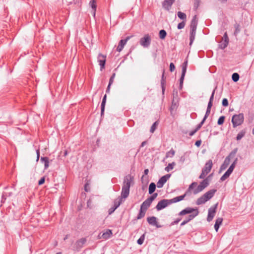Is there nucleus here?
Segmentation results:
<instances>
[{"label":"nucleus","mask_w":254,"mask_h":254,"mask_svg":"<svg viewBox=\"0 0 254 254\" xmlns=\"http://www.w3.org/2000/svg\"><path fill=\"white\" fill-rule=\"evenodd\" d=\"M134 178L131 175L128 174L124 177L122 187L130 189L131 184L133 183Z\"/></svg>","instance_id":"6"},{"label":"nucleus","mask_w":254,"mask_h":254,"mask_svg":"<svg viewBox=\"0 0 254 254\" xmlns=\"http://www.w3.org/2000/svg\"><path fill=\"white\" fill-rule=\"evenodd\" d=\"M202 126L199 124L197 125L195 129L197 131Z\"/></svg>","instance_id":"64"},{"label":"nucleus","mask_w":254,"mask_h":254,"mask_svg":"<svg viewBox=\"0 0 254 254\" xmlns=\"http://www.w3.org/2000/svg\"><path fill=\"white\" fill-rule=\"evenodd\" d=\"M217 207V203L215 204L214 206H211L209 209H208V216L207 218V220L208 222H210L213 219L215 213H216V209Z\"/></svg>","instance_id":"8"},{"label":"nucleus","mask_w":254,"mask_h":254,"mask_svg":"<svg viewBox=\"0 0 254 254\" xmlns=\"http://www.w3.org/2000/svg\"><path fill=\"white\" fill-rule=\"evenodd\" d=\"M166 31L164 29L161 30L159 32V36L161 39H164L166 37Z\"/></svg>","instance_id":"32"},{"label":"nucleus","mask_w":254,"mask_h":254,"mask_svg":"<svg viewBox=\"0 0 254 254\" xmlns=\"http://www.w3.org/2000/svg\"><path fill=\"white\" fill-rule=\"evenodd\" d=\"M213 166L212 160H209L205 164L204 167L202 170V172L199 176L200 179H204L205 176L210 172Z\"/></svg>","instance_id":"4"},{"label":"nucleus","mask_w":254,"mask_h":254,"mask_svg":"<svg viewBox=\"0 0 254 254\" xmlns=\"http://www.w3.org/2000/svg\"><path fill=\"white\" fill-rule=\"evenodd\" d=\"M204 189H203V188L200 185H199L195 189L193 190L192 192L194 194H196L201 192Z\"/></svg>","instance_id":"34"},{"label":"nucleus","mask_w":254,"mask_h":254,"mask_svg":"<svg viewBox=\"0 0 254 254\" xmlns=\"http://www.w3.org/2000/svg\"><path fill=\"white\" fill-rule=\"evenodd\" d=\"M197 186V183L196 182H193L189 186V188L185 192L184 194L175 197L171 199H164L160 200V201L158 202L157 205L156 206V209L158 211H159L165 208L170 204H171L174 203H176L183 200L187 195H189L191 194V190H192L194 189V188L196 187Z\"/></svg>","instance_id":"1"},{"label":"nucleus","mask_w":254,"mask_h":254,"mask_svg":"<svg viewBox=\"0 0 254 254\" xmlns=\"http://www.w3.org/2000/svg\"><path fill=\"white\" fill-rule=\"evenodd\" d=\"M36 154H37V159L36 161H38L39 158H40V151L39 149H37L36 150Z\"/></svg>","instance_id":"59"},{"label":"nucleus","mask_w":254,"mask_h":254,"mask_svg":"<svg viewBox=\"0 0 254 254\" xmlns=\"http://www.w3.org/2000/svg\"><path fill=\"white\" fill-rule=\"evenodd\" d=\"M145 240V234H143L141 237L138 239L137 243L138 245H142Z\"/></svg>","instance_id":"41"},{"label":"nucleus","mask_w":254,"mask_h":254,"mask_svg":"<svg viewBox=\"0 0 254 254\" xmlns=\"http://www.w3.org/2000/svg\"><path fill=\"white\" fill-rule=\"evenodd\" d=\"M223 219L222 218H218L215 221L214 224V228L216 232H218L220 226L222 224Z\"/></svg>","instance_id":"21"},{"label":"nucleus","mask_w":254,"mask_h":254,"mask_svg":"<svg viewBox=\"0 0 254 254\" xmlns=\"http://www.w3.org/2000/svg\"><path fill=\"white\" fill-rule=\"evenodd\" d=\"M89 5L92 9L93 11V15L95 16L96 14V10L97 7L96 2L95 0H90L89 2Z\"/></svg>","instance_id":"22"},{"label":"nucleus","mask_w":254,"mask_h":254,"mask_svg":"<svg viewBox=\"0 0 254 254\" xmlns=\"http://www.w3.org/2000/svg\"><path fill=\"white\" fill-rule=\"evenodd\" d=\"M210 111H211V109L207 108L205 114L203 118H205L206 119H207L210 113Z\"/></svg>","instance_id":"53"},{"label":"nucleus","mask_w":254,"mask_h":254,"mask_svg":"<svg viewBox=\"0 0 254 254\" xmlns=\"http://www.w3.org/2000/svg\"><path fill=\"white\" fill-rule=\"evenodd\" d=\"M177 15L179 18L183 20V21H186L187 15L185 13L181 11H178L177 13Z\"/></svg>","instance_id":"29"},{"label":"nucleus","mask_w":254,"mask_h":254,"mask_svg":"<svg viewBox=\"0 0 254 254\" xmlns=\"http://www.w3.org/2000/svg\"><path fill=\"white\" fill-rule=\"evenodd\" d=\"M212 104H213V102H210L209 101L207 108L211 109L212 106Z\"/></svg>","instance_id":"62"},{"label":"nucleus","mask_w":254,"mask_h":254,"mask_svg":"<svg viewBox=\"0 0 254 254\" xmlns=\"http://www.w3.org/2000/svg\"><path fill=\"white\" fill-rule=\"evenodd\" d=\"M122 198H120L119 200L117 199L114 201V207L116 209H117L122 203Z\"/></svg>","instance_id":"37"},{"label":"nucleus","mask_w":254,"mask_h":254,"mask_svg":"<svg viewBox=\"0 0 254 254\" xmlns=\"http://www.w3.org/2000/svg\"><path fill=\"white\" fill-rule=\"evenodd\" d=\"M131 37V36H127L125 39H122L120 40L117 48V51L119 52L122 51L127 42L130 39Z\"/></svg>","instance_id":"11"},{"label":"nucleus","mask_w":254,"mask_h":254,"mask_svg":"<svg viewBox=\"0 0 254 254\" xmlns=\"http://www.w3.org/2000/svg\"><path fill=\"white\" fill-rule=\"evenodd\" d=\"M198 20L196 15H194L190 22V29H196L197 26Z\"/></svg>","instance_id":"17"},{"label":"nucleus","mask_w":254,"mask_h":254,"mask_svg":"<svg viewBox=\"0 0 254 254\" xmlns=\"http://www.w3.org/2000/svg\"><path fill=\"white\" fill-rule=\"evenodd\" d=\"M201 143V140H197L195 142V145L197 146V147H199L200 146V144Z\"/></svg>","instance_id":"61"},{"label":"nucleus","mask_w":254,"mask_h":254,"mask_svg":"<svg viewBox=\"0 0 254 254\" xmlns=\"http://www.w3.org/2000/svg\"><path fill=\"white\" fill-rule=\"evenodd\" d=\"M157 193H153L151 196H150L148 198L152 202L157 197Z\"/></svg>","instance_id":"51"},{"label":"nucleus","mask_w":254,"mask_h":254,"mask_svg":"<svg viewBox=\"0 0 254 254\" xmlns=\"http://www.w3.org/2000/svg\"><path fill=\"white\" fill-rule=\"evenodd\" d=\"M196 131H197V130L195 129H194L193 130H191L189 133L190 136H191L193 135L196 133Z\"/></svg>","instance_id":"60"},{"label":"nucleus","mask_w":254,"mask_h":254,"mask_svg":"<svg viewBox=\"0 0 254 254\" xmlns=\"http://www.w3.org/2000/svg\"><path fill=\"white\" fill-rule=\"evenodd\" d=\"M196 29H190V45L191 46L193 43L195 37Z\"/></svg>","instance_id":"18"},{"label":"nucleus","mask_w":254,"mask_h":254,"mask_svg":"<svg viewBox=\"0 0 254 254\" xmlns=\"http://www.w3.org/2000/svg\"><path fill=\"white\" fill-rule=\"evenodd\" d=\"M186 25V21H183L178 24L177 28L178 29H182L184 28Z\"/></svg>","instance_id":"46"},{"label":"nucleus","mask_w":254,"mask_h":254,"mask_svg":"<svg viewBox=\"0 0 254 254\" xmlns=\"http://www.w3.org/2000/svg\"><path fill=\"white\" fill-rule=\"evenodd\" d=\"M199 185L203 188V189H205L209 185V180L208 178L204 179L202 182H201Z\"/></svg>","instance_id":"26"},{"label":"nucleus","mask_w":254,"mask_h":254,"mask_svg":"<svg viewBox=\"0 0 254 254\" xmlns=\"http://www.w3.org/2000/svg\"><path fill=\"white\" fill-rule=\"evenodd\" d=\"M187 65H188V61L186 60L183 64L182 72L185 73H186Z\"/></svg>","instance_id":"42"},{"label":"nucleus","mask_w":254,"mask_h":254,"mask_svg":"<svg viewBox=\"0 0 254 254\" xmlns=\"http://www.w3.org/2000/svg\"><path fill=\"white\" fill-rule=\"evenodd\" d=\"M147 221L150 225L154 226L156 228H160L161 227L158 224L157 218L155 216L148 217L147 219Z\"/></svg>","instance_id":"14"},{"label":"nucleus","mask_w":254,"mask_h":254,"mask_svg":"<svg viewBox=\"0 0 254 254\" xmlns=\"http://www.w3.org/2000/svg\"><path fill=\"white\" fill-rule=\"evenodd\" d=\"M171 177V174H167L165 176H162L157 183V187L158 188H161L163 187L164 185L166 183L167 181Z\"/></svg>","instance_id":"9"},{"label":"nucleus","mask_w":254,"mask_h":254,"mask_svg":"<svg viewBox=\"0 0 254 254\" xmlns=\"http://www.w3.org/2000/svg\"><path fill=\"white\" fill-rule=\"evenodd\" d=\"M115 75H116V74L115 73H114L111 76L110 80H109V86H111L112 84V83H113L114 80V78L115 77Z\"/></svg>","instance_id":"47"},{"label":"nucleus","mask_w":254,"mask_h":254,"mask_svg":"<svg viewBox=\"0 0 254 254\" xmlns=\"http://www.w3.org/2000/svg\"><path fill=\"white\" fill-rule=\"evenodd\" d=\"M240 78L239 74L238 73H234L232 75V79L234 82H237Z\"/></svg>","instance_id":"39"},{"label":"nucleus","mask_w":254,"mask_h":254,"mask_svg":"<svg viewBox=\"0 0 254 254\" xmlns=\"http://www.w3.org/2000/svg\"><path fill=\"white\" fill-rule=\"evenodd\" d=\"M40 160L44 163L45 169H47L49 166V158L47 157H42Z\"/></svg>","instance_id":"23"},{"label":"nucleus","mask_w":254,"mask_h":254,"mask_svg":"<svg viewBox=\"0 0 254 254\" xmlns=\"http://www.w3.org/2000/svg\"><path fill=\"white\" fill-rule=\"evenodd\" d=\"M181 220H182L181 218H179L176 219L175 220H174L173 222H172L171 223V225L172 226V225L177 224Z\"/></svg>","instance_id":"49"},{"label":"nucleus","mask_w":254,"mask_h":254,"mask_svg":"<svg viewBox=\"0 0 254 254\" xmlns=\"http://www.w3.org/2000/svg\"><path fill=\"white\" fill-rule=\"evenodd\" d=\"M112 235V232L110 229H107L103 233H100L98 235L99 239H103L104 240H107L109 239Z\"/></svg>","instance_id":"13"},{"label":"nucleus","mask_w":254,"mask_h":254,"mask_svg":"<svg viewBox=\"0 0 254 254\" xmlns=\"http://www.w3.org/2000/svg\"><path fill=\"white\" fill-rule=\"evenodd\" d=\"M199 3H200V2L197 1H194V4H193V8L194 10H196L198 8V7L199 5Z\"/></svg>","instance_id":"50"},{"label":"nucleus","mask_w":254,"mask_h":254,"mask_svg":"<svg viewBox=\"0 0 254 254\" xmlns=\"http://www.w3.org/2000/svg\"><path fill=\"white\" fill-rule=\"evenodd\" d=\"M152 202L148 198L141 204L140 206L141 209H144V210H147Z\"/></svg>","instance_id":"16"},{"label":"nucleus","mask_w":254,"mask_h":254,"mask_svg":"<svg viewBox=\"0 0 254 254\" xmlns=\"http://www.w3.org/2000/svg\"><path fill=\"white\" fill-rule=\"evenodd\" d=\"M228 43V41L222 40L219 44V48L223 50L227 47Z\"/></svg>","instance_id":"25"},{"label":"nucleus","mask_w":254,"mask_h":254,"mask_svg":"<svg viewBox=\"0 0 254 254\" xmlns=\"http://www.w3.org/2000/svg\"><path fill=\"white\" fill-rule=\"evenodd\" d=\"M158 124V122H155L151 126L150 129V131L151 133H153L154 132L155 130L156 129V128L157 127V126Z\"/></svg>","instance_id":"43"},{"label":"nucleus","mask_w":254,"mask_h":254,"mask_svg":"<svg viewBox=\"0 0 254 254\" xmlns=\"http://www.w3.org/2000/svg\"><path fill=\"white\" fill-rule=\"evenodd\" d=\"M175 69V65L173 63H170V70L171 72H173Z\"/></svg>","instance_id":"54"},{"label":"nucleus","mask_w":254,"mask_h":254,"mask_svg":"<svg viewBox=\"0 0 254 254\" xmlns=\"http://www.w3.org/2000/svg\"><path fill=\"white\" fill-rule=\"evenodd\" d=\"M146 211V210H144V209H141L140 207L139 212L137 216V219H140L143 218L145 216Z\"/></svg>","instance_id":"30"},{"label":"nucleus","mask_w":254,"mask_h":254,"mask_svg":"<svg viewBox=\"0 0 254 254\" xmlns=\"http://www.w3.org/2000/svg\"><path fill=\"white\" fill-rule=\"evenodd\" d=\"M222 104L224 107L228 106V101L226 98H224L222 102Z\"/></svg>","instance_id":"48"},{"label":"nucleus","mask_w":254,"mask_h":254,"mask_svg":"<svg viewBox=\"0 0 254 254\" xmlns=\"http://www.w3.org/2000/svg\"><path fill=\"white\" fill-rule=\"evenodd\" d=\"M107 95L105 94L103 97L101 105V116H102L104 115L105 111V107L106 102Z\"/></svg>","instance_id":"20"},{"label":"nucleus","mask_w":254,"mask_h":254,"mask_svg":"<svg viewBox=\"0 0 254 254\" xmlns=\"http://www.w3.org/2000/svg\"><path fill=\"white\" fill-rule=\"evenodd\" d=\"M165 83V76H164V70H163V73L162 75V77H161V81L163 93H164V92L165 91V87L164 86Z\"/></svg>","instance_id":"36"},{"label":"nucleus","mask_w":254,"mask_h":254,"mask_svg":"<svg viewBox=\"0 0 254 254\" xmlns=\"http://www.w3.org/2000/svg\"><path fill=\"white\" fill-rule=\"evenodd\" d=\"M216 88H215L213 91H212V94L211 95V96L210 97V99H209V101L210 102H213V99H214V94H215V89H216Z\"/></svg>","instance_id":"52"},{"label":"nucleus","mask_w":254,"mask_h":254,"mask_svg":"<svg viewBox=\"0 0 254 254\" xmlns=\"http://www.w3.org/2000/svg\"><path fill=\"white\" fill-rule=\"evenodd\" d=\"M237 159L236 158L226 171L228 173V174H229L230 175L231 174L235 167V165L237 163Z\"/></svg>","instance_id":"24"},{"label":"nucleus","mask_w":254,"mask_h":254,"mask_svg":"<svg viewBox=\"0 0 254 254\" xmlns=\"http://www.w3.org/2000/svg\"><path fill=\"white\" fill-rule=\"evenodd\" d=\"M12 194V192L9 191V192H6L4 191L3 192L2 195V201L4 200H5L7 197L10 196Z\"/></svg>","instance_id":"35"},{"label":"nucleus","mask_w":254,"mask_h":254,"mask_svg":"<svg viewBox=\"0 0 254 254\" xmlns=\"http://www.w3.org/2000/svg\"><path fill=\"white\" fill-rule=\"evenodd\" d=\"M225 116H221L219 119H218V120L217 121V124L218 125H222L224 122V121H225Z\"/></svg>","instance_id":"45"},{"label":"nucleus","mask_w":254,"mask_h":254,"mask_svg":"<svg viewBox=\"0 0 254 254\" xmlns=\"http://www.w3.org/2000/svg\"><path fill=\"white\" fill-rule=\"evenodd\" d=\"M222 40H226L229 42V38L226 32L224 33Z\"/></svg>","instance_id":"57"},{"label":"nucleus","mask_w":254,"mask_h":254,"mask_svg":"<svg viewBox=\"0 0 254 254\" xmlns=\"http://www.w3.org/2000/svg\"><path fill=\"white\" fill-rule=\"evenodd\" d=\"M106 56L101 54H99L98 56V62L100 66L101 70L105 68V64L106 63Z\"/></svg>","instance_id":"10"},{"label":"nucleus","mask_w":254,"mask_h":254,"mask_svg":"<svg viewBox=\"0 0 254 254\" xmlns=\"http://www.w3.org/2000/svg\"><path fill=\"white\" fill-rule=\"evenodd\" d=\"M130 189L125 188V187H122V192H121V198H126L128 197Z\"/></svg>","instance_id":"19"},{"label":"nucleus","mask_w":254,"mask_h":254,"mask_svg":"<svg viewBox=\"0 0 254 254\" xmlns=\"http://www.w3.org/2000/svg\"><path fill=\"white\" fill-rule=\"evenodd\" d=\"M45 181V178L44 177L41 178V179L38 182V185H43Z\"/></svg>","instance_id":"55"},{"label":"nucleus","mask_w":254,"mask_h":254,"mask_svg":"<svg viewBox=\"0 0 254 254\" xmlns=\"http://www.w3.org/2000/svg\"><path fill=\"white\" fill-rule=\"evenodd\" d=\"M246 131L245 130H242L239 132L236 137V139L237 140H241L245 135Z\"/></svg>","instance_id":"31"},{"label":"nucleus","mask_w":254,"mask_h":254,"mask_svg":"<svg viewBox=\"0 0 254 254\" xmlns=\"http://www.w3.org/2000/svg\"><path fill=\"white\" fill-rule=\"evenodd\" d=\"M244 121V116L243 113L235 114L233 116L232 123L234 127L241 125Z\"/></svg>","instance_id":"5"},{"label":"nucleus","mask_w":254,"mask_h":254,"mask_svg":"<svg viewBox=\"0 0 254 254\" xmlns=\"http://www.w3.org/2000/svg\"><path fill=\"white\" fill-rule=\"evenodd\" d=\"M186 73L182 72V75L180 79V88L182 89L183 84V81L184 80L185 76Z\"/></svg>","instance_id":"40"},{"label":"nucleus","mask_w":254,"mask_h":254,"mask_svg":"<svg viewBox=\"0 0 254 254\" xmlns=\"http://www.w3.org/2000/svg\"><path fill=\"white\" fill-rule=\"evenodd\" d=\"M187 223H188L186 222V221L185 220H184L181 223L180 225H181V226H183Z\"/></svg>","instance_id":"63"},{"label":"nucleus","mask_w":254,"mask_h":254,"mask_svg":"<svg viewBox=\"0 0 254 254\" xmlns=\"http://www.w3.org/2000/svg\"><path fill=\"white\" fill-rule=\"evenodd\" d=\"M116 209L114 207H111V208L109 209V214H111L112 213H113L114 212V211L116 210Z\"/></svg>","instance_id":"58"},{"label":"nucleus","mask_w":254,"mask_h":254,"mask_svg":"<svg viewBox=\"0 0 254 254\" xmlns=\"http://www.w3.org/2000/svg\"><path fill=\"white\" fill-rule=\"evenodd\" d=\"M86 242V239L85 238H82L76 242L77 247L79 248H81L83 247V245Z\"/></svg>","instance_id":"27"},{"label":"nucleus","mask_w":254,"mask_h":254,"mask_svg":"<svg viewBox=\"0 0 254 254\" xmlns=\"http://www.w3.org/2000/svg\"><path fill=\"white\" fill-rule=\"evenodd\" d=\"M232 155V152L228 156H227L226 157L223 163L221 165V166L220 167V171L225 170L228 167V166H229L230 162L231 156Z\"/></svg>","instance_id":"12"},{"label":"nucleus","mask_w":254,"mask_h":254,"mask_svg":"<svg viewBox=\"0 0 254 254\" xmlns=\"http://www.w3.org/2000/svg\"><path fill=\"white\" fill-rule=\"evenodd\" d=\"M189 214L190 215L186 217L185 220L188 223L190 221L193 219L199 214V211L197 208H193L190 207H186L185 209L180 211L178 215L180 216H184L186 214Z\"/></svg>","instance_id":"2"},{"label":"nucleus","mask_w":254,"mask_h":254,"mask_svg":"<svg viewBox=\"0 0 254 254\" xmlns=\"http://www.w3.org/2000/svg\"><path fill=\"white\" fill-rule=\"evenodd\" d=\"M151 41V37L149 34H146L143 38L140 39L139 43L142 47L147 48L150 45Z\"/></svg>","instance_id":"7"},{"label":"nucleus","mask_w":254,"mask_h":254,"mask_svg":"<svg viewBox=\"0 0 254 254\" xmlns=\"http://www.w3.org/2000/svg\"><path fill=\"white\" fill-rule=\"evenodd\" d=\"M156 189V185L154 183H151L149 186V193L150 194L153 193Z\"/></svg>","instance_id":"28"},{"label":"nucleus","mask_w":254,"mask_h":254,"mask_svg":"<svg viewBox=\"0 0 254 254\" xmlns=\"http://www.w3.org/2000/svg\"><path fill=\"white\" fill-rule=\"evenodd\" d=\"M177 106V103L174 102V100H173L172 102V105L171 107V109L173 110Z\"/></svg>","instance_id":"56"},{"label":"nucleus","mask_w":254,"mask_h":254,"mask_svg":"<svg viewBox=\"0 0 254 254\" xmlns=\"http://www.w3.org/2000/svg\"><path fill=\"white\" fill-rule=\"evenodd\" d=\"M175 165L176 164L174 162L171 163H169L168 165L165 167V170L168 172H169L170 170H172L174 168Z\"/></svg>","instance_id":"33"},{"label":"nucleus","mask_w":254,"mask_h":254,"mask_svg":"<svg viewBox=\"0 0 254 254\" xmlns=\"http://www.w3.org/2000/svg\"><path fill=\"white\" fill-rule=\"evenodd\" d=\"M175 151L173 149H171L169 151L167 152L166 154V157H172L174 156Z\"/></svg>","instance_id":"38"},{"label":"nucleus","mask_w":254,"mask_h":254,"mask_svg":"<svg viewBox=\"0 0 254 254\" xmlns=\"http://www.w3.org/2000/svg\"><path fill=\"white\" fill-rule=\"evenodd\" d=\"M216 191V190L215 189H212L207 191L197 199L196 201V204L201 205L205 203L207 200L211 199L214 196Z\"/></svg>","instance_id":"3"},{"label":"nucleus","mask_w":254,"mask_h":254,"mask_svg":"<svg viewBox=\"0 0 254 254\" xmlns=\"http://www.w3.org/2000/svg\"><path fill=\"white\" fill-rule=\"evenodd\" d=\"M230 175L228 174L227 172H226L224 175L221 177L220 181L223 182L226 179L230 177Z\"/></svg>","instance_id":"44"},{"label":"nucleus","mask_w":254,"mask_h":254,"mask_svg":"<svg viewBox=\"0 0 254 254\" xmlns=\"http://www.w3.org/2000/svg\"><path fill=\"white\" fill-rule=\"evenodd\" d=\"M174 2L175 0H164L162 2V6L165 9L169 11Z\"/></svg>","instance_id":"15"}]
</instances>
